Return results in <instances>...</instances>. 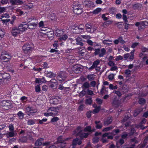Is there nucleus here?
I'll list each match as a JSON object with an SVG mask.
<instances>
[{
    "label": "nucleus",
    "instance_id": "obj_1",
    "mask_svg": "<svg viewBox=\"0 0 148 148\" xmlns=\"http://www.w3.org/2000/svg\"><path fill=\"white\" fill-rule=\"evenodd\" d=\"M124 101L122 98H120L117 96H114L112 99L111 104L112 105L116 108H118L123 103Z\"/></svg>",
    "mask_w": 148,
    "mask_h": 148
},
{
    "label": "nucleus",
    "instance_id": "obj_2",
    "mask_svg": "<svg viewBox=\"0 0 148 148\" xmlns=\"http://www.w3.org/2000/svg\"><path fill=\"white\" fill-rule=\"evenodd\" d=\"M84 26L82 24H80L78 26H73L72 27V32L73 33L79 34L84 32Z\"/></svg>",
    "mask_w": 148,
    "mask_h": 148
},
{
    "label": "nucleus",
    "instance_id": "obj_3",
    "mask_svg": "<svg viewBox=\"0 0 148 148\" xmlns=\"http://www.w3.org/2000/svg\"><path fill=\"white\" fill-rule=\"evenodd\" d=\"M22 49L25 53L29 54L34 49L33 45L31 44L26 43L23 45Z\"/></svg>",
    "mask_w": 148,
    "mask_h": 148
},
{
    "label": "nucleus",
    "instance_id": "obj_4",
    "mask_svg": "<svg viewBox=\"0 0 148 148\" xmlns=\"http://www.w3.org/2000/svg\"><path fill=\"white\" fill-rule=\"evenodd\" d=\"M93 54L95 56L98 55L99 57H103L106 54V50L104 48L95 49Z\"/></svg>",
    "mask_w": 148,
    "mask_h": 148
},
{
    "label": "nucleus",
    "instance_id": "obj_5",
    "mask_svg": "<svg viewBox=\"0 0 148 148\" xmlns=\"http://www.w3.org/2000/svg\"><path fill=\"white\" fill-rule=\"evenodd\" d=\"M73 12L77 15L81 14L82 12L83 9L82 5L80 4H76L73 3Z\"/></svg>",
    "mask_w": 148,
    "mask_h": 148
},
{
    "label": "nucleus",
    "instance_id": "obj_6",
    "mask_svg": "<svg viewBox=\"0 0 148 148\" xmlns=\"http://www.w3.org/2000/svg\"><path fill=\"white\" fill-rule=\"evenodd\" d=\"M10 31L12 35L14 37L21 33L18 27L16 26L10 28Z\"/></svg>",
    "mask_w": 148,
    "mask_h": 148
},
{
    "label": "nucleus",
    "instance_id": "obj_7",
    "mask_svg": "<svg viewBox=\"0 0 148 148\" xmlns=\"http://www.w3.org/2000/svg\"><path fill=\"white\" fill-rule=\"evenodd\" d=\"M18 27L21 33H22L23 32L26 30L27 28L31 29L29 27V24H26L25 23H22Z\"/></svg>",
    "mask_w": 148,
    "mask_h": 148
},
{
    "label": "nucleus",
    "instance_id": "obj_8",
    "mask_svg": "<svg viewBox=\"0 0 148 148\" xmlns=\"http://www.w3.org/2000/svg\"><path fill=\"white\" fill-rule=\"evenodd\" d=\"M73 71L75 73H80L83 70V69L81 66L79 65H75L73 69Z\"/></svg>",
    "mask_w": 148,
    "mask_h": 148
},
{
    "label": "nucleus",
    "instance_id": "obj_9",
    "mask_svg": "<svg viewBox=\"0 0 148 148\" xmlns=\"http://www.w3.org/2000/svg\"><path fill=\"white\" fill-rule=\"evenodd\" d=\"M34 20L35 21L34 22H31L30 23L29 25H30L33 26V27H36L38 25V20L37 19H36L34 17H32L31 18H29L27 20V22L28 23L30 22L32 20Z\"/></svg>",
    "mask_w": 148,
    "mask_h": 148
},
{
    "label": "nucleus",
    "instance_id": "obj_10",
    "mask_svg": "<svg viewBox=\"0 0 148 148\" xmlns=\"http://www.w3.org/2000/svg\"><path fill=\"white\" fill-rule=\"evenodd\" d=\"M2 104L1 106L4 108H9L12 105V103L10 100H3L1 102Z\"/></svg>",
    "mask_w": 148,
    "mask_h": 148
},
{
    "label": "nucleus",
    "instance_id": "obj_11",
    "mask_svg": "<svg viewBox=\"0 0 148 148\" xmlns=\"http://www.w3.org/2000/svg\"><path fill=\"white\" fill-rule=\"evenodd\" d=\"M112 119L111 116H108L103 121V125L105 126H107L111 124Z\"/></svg>",
    "mask_w": 148,
    "mask_h": 148
},
{
    "label": "nucleus",
    "instance_id": "obj_12",
    "mask_svg": "<svg viewBox=\"0 0 148 148\" xmlns=\"http://www.w3.org/2000/svg\"><path fill=\"white\" fill-rule=\"evenodd\" d=\"M10 76L9 74L6 73H0V77L3 81V80L5 79H8L10 78Z\"/></svg>",
    "mask_w": 148,
    "mask_h": 148
},
{
    "label": "nucleus",
    "instance_id": "obj_13",
    "mask_svg": "<svg viewBox=\"0 0 148 148\" xmlns=\"http://www.w3.org/2000/svg\"><path fill=\"white\" fill-rule=\"evenodd\" d=\"M76 41V45H79L81 46L84 45V40L82 38L79 37H78L75 39Z\"/></svg>",
    "mask_w": 148,
    "mask_h": 148
},
{
    "label": "nucleus",
    "instance_id": "obj_14",
    "mask_svg": "<svg viewBox=\"0 0 148 148\" xmlns=\"http://www.w3.org/2000/svg\"><path fill=\"white\" fill-rule=\"evenodd\" d=\"M89 134L88 133H82L81 132H79L77 135L80 137L81 139H82L84 138H87Z\"/></svg>",
    "mask_w": 148,
    "mask_h": 148
},
{
    "label": "nucleus",
    "instance_id": "obj_15",
    "mask_svg": "<svg viewBox=\"0 0 148 148\" xmlns=\"http://www.w3.org/2000/svg\"><path fill=\"white\" fill-rule=\"evenodd\" d=\"M100 63V60L99 59L93 62L92 65L89 68V70L90 71H91L93 69L97 67Z\"/></svg>",
    "mask_w": 148,
    "mask_h": 148
},
{
    "label": "nucleus",
    "instance_id": "obj_16",
    "mask_svg": "<svg viewBox=\"0 0 148 148\" xmlns=\"http://www.w3.org/2000/svg\"><path fill=\"white\" fill-rule=\"evenodd\" d=\"M143 110V109L141 108H136L134 110L133 114L134 116L135 117L137 116Z\"/></svg>",
    "mask_w": 148,
    "mask_h": 148
},
{
    "label": "nucleus",
    "instance_id": "obj_17",
    "mask_svg": "<svg viewBox=\"0 0 148 148\" xmlns=\"http://www.w3.org/2000/svg\"><path fill=\"white\" fill-rule=\"evenodd\" d=\"M85 7L88 8H91L94 7V4L90 1H87L85 4Z\"/></svg>",
    "mask_w": 148,
    "mask_h": 148
},
{
    "label": "nucleus",
    "instance_id": "obj_18",
    "mask_svg": "<svg viewBox=\"0 0 148 148\" xmlns=\"http://www.w3.org/2000/svg\"><path fill=\"white\" fill-rule=\"evenodd\" d=\"M10 3L12 5H21L23 2L20 0H9Z\"/></svg>",
    "mask_w": 148,
    "mask_h": 148
},
{
    "label": "nucleus",
    "instance_id": "obj_19",
    "mask_svg": "<svg viewBox=\"0 0 148 148\" xmlns=\"http://www.w3.org/2000/svg\"><path fill=\"white\" fill-rule=\"evenodd\" d=\"M44 140V139L42 138H38L35 141L34 143L35 145L36 146H40L42 145V142Z\"/></svg>",
    "mask_w": 148,
    "mask_h": 148
},
{
    "label": "nucleus",
    "instance_id": "obj_20",
    "mask_svg": "<svg viewBox=\"0 0 148 148\" xmlns=\"http://www.w3.org/2000/svg\"><path fill=\"white\" fill-rule=\"evenodd\" d=\"M35 82L36 83H44L46 82L45 78L42 77L41 78H36Z\"/></svg>",
    "mask_w": 148,
    "mask_h": 148
},
{
    "label": "nucleus",
    "instance_id": "obj_21",
    "mask_svg": "<svg viewBox=\"0 0 148 148\" xmlns=\"http://www.w3.org/2000/svg\"><path fill=\"white\" fill-rule=\"evenodd\" d=\"M57 107H51L49 108L48 110L53 111L51 112L52 113V115L53 116L55 114H57L58 113V111H57Z\"/></svg>",
    "mask_w": 148,
    "mask_h": 148
},
{
    "label": "nucleus",
    "instance_id": "obj_22",
    "mask_svg": "<svg viewBox=\"0 0 148 148\" xmlns=\"http://www.w3.org/2000/svg\"><path fill=\"white\" fill-rule=\"evenodd\" d=\"M0 58L1 60H4V62H7L10 60L11 58V55H8V56H7V57L5 56H0Z\"/></svg>",
    "mask_w": 148,
    "mask_h": 148
},
{
    "label": "nucleus",
    "instance_id": "obj_23",
    "mask_svg": "<svg viewBox=\"0 0 148 148\" xmlns=\"http://www.w3.org/2000/svg\"><path fill=\"white\" fill-rule=\"evenodd\" d=\"M143 6L142 4L140 3H136L133 6L134 10H140Z\"/></svg>",
    "mask_w": 148,
    "mask_h": 148
},
{
    "label": "nucleus",
    "instance_id": "obj_24",
    "mask_svg": "<svg viewBox=\"0 0 148 148\" xmlns=\"http://www.w3.org/2000/svg\"><path fill=\"white\" fill-rule=\"evenodd\" d=\"M133 95V94L132 93H130L126 95L125 97H122V98L124 102L125 101V100H127L130 99Z\"/></svg>",
    "mask_w": 148,
    "mask_h": 148
},
{
    "label": "nucleus",
    "instance_id": "obj_25",
    "mask_svg": "<svg viewBox=\"0 0 148 148\" xmlns=\"http://www.w3.org/2000/svg\"><path fill=\"white\" fill-rule=\"evenodd\" d=\"M64 30H62L58 29L56 31V34L57 36L60 37L61 35L64 34Z\"/></svg>",
    "mask_w": 148,
    "mask_h": 148
},
{
    "label": "nucleus",
    "instance_id": "obj_26",
    "mask_svg": "<svg viewBox=\"0 0 148 148\" xmlns=\"http://www.w3.org/2000/svg\"><path fill=\"white\" fill-rule=\"evenodd\" d=\"M68 38L67 35L66 34H63L59 37V40L60 41H65Z\"/></svg>",
    "mask_w": 148,
    "mask_h": 148
},
{
    "label": "nucleus",
    "instance_id": "obj_27",
    "mask_svg": "<svg viewBox=\"0 0 148 148\" xmlns=\"http://www.w3.org/2000/svg\"><path fill=\"white\" fill-rule=\"evenodd\" d=\"M100 121H95V124L96 125L95 126L96 129H101L102 127V124L100 123Z\"/></svg>",
    "mask_w": 148,
    "mask_h": 148
},
{
    "label": "nucleus",
    "instance_id": "obj_28",
    "mask_svg": "<svg viewBox=\"0 0 148 148\" xmlns=\"http://www.w3.org/2000/svg\"><path fill=\"white\" fill-rule=\"evenodd\" d=\"M50 103L54 105H57L59 103V100L56 98H52L50 100Z\"/></svg>",
    "mask_w": 148,
    "mask_h": 148
},
{
    "label": "nucleus",
    "instance_id": "obj_29",
    "mask_svg": "<svg viewBox=\"0 0 148 148\" xmlns=\"http://www.w3.org/2000/svg\"><path fill=\"white\" fill-rule=\"evenodd\" d=\"M138 103L141 106H143L146 103V100L143 98H140L139 99L138 101Z\"/></svg>",
    "mask_w": 148,
    "mask_h": 148
},
{
    "label": "nucleus",
    "instance_id": "obj_30",
    "mask_svg": "<svg viewBox=\"0 0 148 148\" xmlns=\"http://www.w3.org/2000/svg\"><path fill=\"white\" fill-rule=\"evenodd\" d=\"M111 134L110 133H105L102 135L103 137H107L108 139H112L113 138V136L112 135L108 136L109 134Z\"/></svg>",
    "mask_w": 148,
    "mask_h": 148
},
{
    "label": "nucleus",
    "instance_id": "obj_31",
    "mask_svg": "<svg viewBox=\"0 0 148 148\" xmlns=\"http://www.w3.org/2000/svg\"><path fill=\"white\" fill-rule=\"evenodd\" d=\"M20 119H23L24 117V114L21 111H19L16 114Z\"/></svg>",
    "mask_w": 148,
    "mask_h": 148
},
{
    "label": "nucleus",
    "instance_id": "obj_32",
    "mask_svg": "<svg viewBox=\"0 0 148 148\" xmlns=\"http://www.w3.org/2000/svg\"><path fill=\"white\" fill-rule=\"evenodd\" d=\"M47 120V119H43L42 120L38 119L37 120V123L38 124H42L43 123V122H46Z\"/></svg>",
    "mask_w": 148,
    "mask_h": 148
},
{
    "label": "nucleus",
    "instance_id": "obj_33",
    "mask_svg": "<svg viewBox=\"0 0 148 148\" xmlns=\"http://www.w3.org/2000/svg\"><path fill=\"white\" fill-rule=\"evenodd\" d=\"M83 48H80V49H79V53L82 56L84 55V53L86 52V50L84 49H82Z\"/></svg>",
    "mask_w": 148,
    "mask_h": 148
},
{
    "label": "nucleus",
    "instance_id": "obj_34",
    "mask_svg": "<svg viewBox=\"0 0 148 148\" xmlns=\"http://www.w3.org/2000/svg\"><path fill=\"white\" fill-rule=\"evenodd\" d=\"M120 132V130L118 129H116L113 130L111 134H112L113 135H115L117 134L118 133Z\"/></svg>",
    "mask_w": 148,
    "mask_h": 148
},
{
    "label": "nucleus",
    "instance_id": "obj_35",
    "mask_svg": "<svg viewBox=\"0 0 148 148\" xmlns=\"http://www.w3.org/2000/svg\"><path fill=\"white\" fill-rule=\"evenodd\" d=\"M87 32H90L91 30L93 29L92 26L89 24H86L85 26Z\"/></svg>",
    "mask_w": 148,
    "mask_h": 148
},
{
    "label": "nucleus",
    "instance_id": "obj_36",
    "mask_svg": "<svg viewBox=\"0 0 148 148\" xmlns=\"http://www.w3.org/2000/svg\"><path fill=\"white\" fill-rule=\"evenodd\" d=\"M92 100L91 97L86 99L85 100V103L86 104L91 105L92 102Z\"/></svg>",
    "mask_w": 148,
    "mask_h": 148
},
{
    "label": "nucleus",
    "instance_id": "obj_37",
    "mask_svg": "<svg viewBox=\"0 0 148 148\" xmlns=\"http://www.w3.org/2000/svg\"><path fill=\"white\" fill-rule=\"evenodd\" d=\"M114 128V127L112 126H109V127H106L104 128L103 130V132H107L111 130H112Z\"/></svg>",
    "mask_w": 148,
    "mask_h": 148
},
{
    "label": "nucleus",
    "instance_id": "obj_38",
    "mask_svg": "<svg viewBox=\"0 0 148 148\" xmlns=\"http://www.w3.org/2000/svg\"><path fill=\"white\" fill-rule=\"evenodd\" d=\"M26 110L28 112H29L31 113H33L35 112L32 107L28 106L26 108Z\"/></svg>",
    "mask_w": 148,
    "mask_h": 148
},
{
    "label": "nucleus",
    "instance_id": "obj_39",
    "mask_svg": "<svg viewBox=\"0 0 148 148\" xmlns=\"http://www.w3.org/2000/svg\"><path fill=\"white\" fill-rule=\"evenodd\" d=\"M7 134V136L8 138L12 137L14 136V131H11Z\"/></svg>",
    "mask_w": 148,
    "mask_h": 148
},
{
    "label": "nucleus",
    "instance_id": "obj_40",
    "mask_svg": "<svg viewBox=\"0 0 148 148\" xmlns=\"http://www.w3.org/2000/svg\"><path fill=\"white\" fill-rule=\"evenodd\" d=\"M101 8H97L92 12V13L93 14H97L101 11Z\"/></svg>",
    "mask_w": 148,
    "mask_h": 148
},
{
    "label": "nucleus",
    "instance_id": "obj_41",
    "mask_svg": "<svg viewBox=\"0 0 148 148\" xmlns=\"http://www.w3.org/2000/svg\"><path fill=\"white\" fill-rule=\"evenodd\" d=\"M64 141L62 140V136H60L58 138L57 142L58 143H62Z\"/></svg>",
    "mask_w": 148,
    "mask_h": 148
},
{
    "label": "nucleus",
    "instance_id": "obj_42",
    "mask_svg": "<svg viewBox=\"0 0 148 148\" xmlns=\"http://www.w3.org/2000/svg\"><path fill=\"white\" fill-rule=\"evenodd\" d=\"M79 140V139L77 138H76L74 139L72 141V145L73 146H76L77 144V143Z\"/></svg>",
    "mask_w": 148,
    "mask_h": 148
},
{
    "label": "nucleus",
    "instance_id": "obj_43",
    "mask_svg": "<svg viewBox=\"0 0 148 148\" xmlns=\"http://www.w3.org/2000/svg\"><path fill=\"white\" fill-rule=\"evenodd\" d=\"M137 138L136 137H134V138H132L130 140V141L131 142H133L134 143V144L138 143H139V141L137 140Z\"/></svg>",
    "mask_w": 148,
    "mask_h": 148
},
{
    "label": "nucleus",
    "instance_id": "obj_44",
    "mask_svg": "<svg viewBox=\"0 0 148 148\" xmlns=\"http://www.w3.org/2000/svg\"><path fill=\"white\" fill-rule=\"evenodd\" d=\"M89 87V84L88 82H85L82 86V87L83 88H88Z\"/></svg>",
    "mask_w": 148,
    "mask_h": 148
},
{
    "label": "nucleus",
    "instance_id": "obj_45",
    "mask_svg": "<svg viewBox=\"0 0 148 148\" xmlns=\"http://www.w3.org/2000/svg\"><path fill=\"white\" fill-rule=\"evenodd\" d=\"M99 138L98 137H94L92 139V143L94 144L97 143L99 141Z\"/></svg>",
    "mask_w": 148,
    "mask_h": 148
},
{
    "label": "nucleus",
    "instance_id": "obj_46",
    "mask_svg": "<svg viewBox=\"0 0 148 148\" xmlns=\"http://www.w3.org/2000/svg\"><path fill=\"white\" fill-rule=\"evenodd\" d=\"M100 106H99L95 108V109L93 110V111L95 113H97L99 112L100 110Z\"/></svg>",
    "mask_w": 148,
    "mask_h": 148
},
{
    "label": "nucleus",
    "instance_id": "obj_47",
    "mask_svg": "<svg viewBox=\"0 0 148 148\" xmlns=\"http://www.w3.org/2000/svg\"><path fill=\"white\" fill-rule=\"evenodd\" d=\"M113 92L115 94H116L118 96L117 97H120V98L121 97L122 95L121 92L119 91L114 90L113 91Z\"/></svg>",
    "mask_w": 148,
    "mask_h": 148
},
{
    "label": "nucleus",
    "instance_id": "obj_48",
    "mask_svg": "<svg viewBox=\"0 0 148 148\" xmlns=\"http://www.w3.org/2000/svg\"><path fill=\"white\" fill-rule=\"evenodd\" d=\"M140 25L143 27H145L146 26L148 25V22L146 21H142L141 22Z\"/></svg>",
    "mask_w": 148,
    "mask_h": 148
},
{
    "label": "nucleus",
    "instance_id": "obj_49",
    "mask_svg": "<svg viewBox=\"0 0 148 148\" xmlns=\"http://www.w3.org/2000/svg\"><path fill=\"white\" fill-rule=\"evenodd\" d=\"M91 127L90 126H86L84 128V131L85 132H90V131H91Z\"/></svg>",
    "mask_w": 148,
    "mask_h": 148
},
{
    "label": "nucleus",
    "instance_id": "obj_50",
    "mask_svg": "<svg viewBox=\"0 0 148 148\" xmlns=\"http://www.w3.org/2000/svg\"><path fill=\"white\" fill-rule=\"evenodd\" d=\"M27 124L29 125H33L35 123L34 121L32 119H29L27 121Z\"/></svg>",
    "mask_w": 148,
    "mask_h": 148
},
{
    "label": "nucleus",
    "instance_id": "obj_51",
    "mask_svg": "<svg viewBox=\"0 0 148 148\" xmlns=\"http://www.w3.org/2000/svg\"><path fill=\"white\" fill-rule=\"evenodd\" d=\"M59 120V118L57 117H55L52 118L51 120V122L53 123L57 122Z\"/></svg>",
    "mask_w": 148,
    "mask_h": 148
},
{
    "label": "nucleus",
    "instance_id": "obj_52",
    "mask_svg": "<svg viewBox=\"0 0 148 148\" xmlns=\"http://www.w3.org/2000/svg\"><path fill=\"white\" fill-rule=\"evenodd\" d=\"M8 55H11L10 54H9L8 53L7 51H3L1 53V54L0 56H8Z\"/></svg>",
    "mask_w": 148,
    "mask_h": 148
},
{
    "label": "nucleus",
    "instance_id": "obj_53",
    "mask_svg": "<svg viewBox=\"0 0 148 148\" xmlns=\"http://www.w3.org/2000/svg\"><path fill=\"white\" fill-rule=\"evenodd\" d=\"M94 76L93 74L89 75H88L87 76V78L90 81H91V80L94 79Z\"/></svg>",
    "mask_w": 148,
    "mask_h": 148
},
{
    "label": "nucleus",
    "instance_id": "obj_54",
    "mask_svg": "<svg viewBox=\"0 0 148 148\" xmlns=\"http://www.w3.org/2000/svg\"><path fill=\"white\" fill-rule=\"evenodd\" d=\"M141 51L143 53L148 52V49L143 46L141 47Z\"/></svg>",
    "mask_w": 148,
    "mask_h": 148
},
{
    "label": "nucleus",
    "instance_id": "obj_55",
    "mask_svg": "<svg viewBox=\"0 0 148 148\" xmlns=\"http://www.w3.org/2000/svg\"><path fill=\"white\" fill-rule=\"evenodd\" d=\"M114 75L113 73L110 74L108 76V78L110 80H112L114 78Z\"/></svg>",
    "mask_w": 148,
    "mask_h": 148
},
{
    "label": "nucleus",
    "instance_id": "obj_56",
    "mask_svg": "<svg viewBox=\"0 0 148 148\" xmlns=\"http://www.w3.org/2000/svg\"><path fill=\"white\" fill-rule=\"evenodd\" d=\"M119 40V42L122 44H124L125 43V41L123 40V37L122 36H120L118 38Z\"/></svg>",
    "mask_w": 148,
    "mask_h": 148
},
{
    "label": "nucleus",
    "instance_id": "obj_57",
    "mask_svg": "<svg viewBox=\"0 0 148 148\" xmlns=\"http://www.w3.org/2000/svg\"><path fill=\"white\" fill-rule=\"evenodd\" d=\"M123 57L121 55H119L118 56H116L115 60L116 61H118L119 60H123Z\"/></svg>",
    "mask_w": 148,
    "mask_h": 148
},
{
    "label": "nucleus",
    "instance_id": "obj_58",
    "mask_svg": "<svg viewBox=\"0 0 148 148\" xmlns=\"http://www.w3.org/2000/svg\"><path fill=\"white\" fill-rule=\"evenodd\" d=\"M8 127L10 131H14V128L12 124H10L9 125Z\"/></svg>",
    "mask_w": 148,
    "mask_h": 148
},
{
    "label": "nucleus",
    "instance_id": "obj_59",
    "mask_svg": "<svg viewBox=\"0 0 148 148\" xmlns=\"http://www.w3.org/2000/svg\"><path fill=\"white\" fill-rule=\"evenodd\" d=\"M130 56L129 59L131 60H133L134 58V51H131L130 53Z\"/></svg>",
    "mask_w": 148,
    "mask_h": 148
},
{
    "label": "nucleus",
    "instance_id": "obj_60",
    "mask_svg": "<svg viewBox=\"0 0 148 148\" xmlns=\"http://www.w3.org/2000/svg\"><path fill=\"white\" fill-rule=\"evenodd\" d=\"M128 135V134L124 133L121 135V138L123 139H126L127 138Z\"/></svg>",
    "mask_w": 148,
    "mask_h": 148
},
{
    "label": "nucleus",
    "instance_id": "obj_61",
    "mask_svg": "<svg viewBox=\"0 0 148 148\" xmlns=\"http://www.w3.org/2000/svg\"><path fill=\"white\" fill-rule=\"evenodd\" d=\"M96 101L97 103L99 105L101 104L103 102L102 100L99 98H97Z\"/></svg>",
    "mask_w": 148,
    "mask_h": 148
},
{
    "label": "nucleus",
    "instance_id": "obj_62",
    "mask_svg": "<svg viewBox=\"0 0 148 148\" xmlns=\"http://www.w3.org/2000/svg\"><path fill=\"white\" fill-rule=\"evenodd\" d=\"M5 33L3 30L0 29V38H3L4 35L5 34Z\"/></svg>",
    "mask_w": 148,
    "mask_h": 148
},
{
    "label": "nucleus",
    "instance_id": "obj_63",
    "mask_svg": "<svg viewBox=\"0 0 148 148\" xmlns=\"http://www.w3.org/2000/svg\"><path fill=\"white\" fill-rule=\"evenodd\" d=\"M123 21H124L125 22H128V21L127 16L125 14H123Z\"/></svg>",
    "mask_w": 148,
    "mask_h": 148
},
{
    "label": "nucleus",
    "instance_id": "obj_64",
    "mask_svg": "<svg viewBox=\"0 0 148 148\" xmlns=\"http://www.w3.org/2000/svg\"><path fill=\"white\" fill-rule=\"evenodd\" d=\"M130 54L129 53H126L123 55V58L124 60H126L130 56Z\"/></svg>",
    "mask_w": 148,
    "mask_h": 148
}]
</instances>
